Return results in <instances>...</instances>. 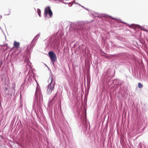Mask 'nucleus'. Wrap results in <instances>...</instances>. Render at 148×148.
Listing matches in <instances>:
<instances>
[{"instance_id": "31", "label": "nucleus", "mask_w": 148, "mask_h": 148, "mask_svg": "<svg viewBox=\"0 0 148 148\" xmlns=\"http://www.w3.org/2000/svg\"><path fill=\"white\" fill-rule=\"evenodd\" d=\"M85 9H86V10H88V9L87 8H85Z\"/></svg>"}, {"instance_id": "37", "label": "nucleus", "mask_w": 148, "mask_h": 148, "mask_svg": "<svg viewBox=\"0 0 148 148\" xmlns=\"http://www.w3.org/2000/svg\"><path fill=\"white\" fill-rule=\"evenodd\" d=\"M56 134L57 136H58V135H57V134Z\"/></svg>"}, {"instance_id": "15", "label": "nucleus", "mask_w": 148, "mask_h": 148, "mask_svg": "<svg viewBox=\"0 0 148 148\" xmlns=\"http://www.w3.org/2000/svg\"><path fill=\"white\" fill-rule=\"evenodd\" d=\"M108 73V71H106L104 73H103V74L102 76L106 77Z\"/></svg>"}, {"instance_id": "6", "label": "nucleus", "mask_w": 148, "mask_h": 148, "mask_svg": "<svg viewBox=\"0 0 148 148\" xmlns=\"http://www.w3.org/2000/svg\"><path fill=\"white\" fill-rule=\"evenodd\" d=\"M44 15L45 18L47 17L50 18L52 16L53 13L50 6H47L45 8Z\"/></svg>"}, {"instance_id": "8", "label": "nucleus", "mask_w": 148, "mask_h": 148, "mask_svg": "<svg viewBox=\"0 0 148 148\" xmlns=\"http://www.w3.org/2000/svg\"><path fill=\"white\" fill-rule=\"evenodd\" d=\"M25 62L27 63L26 67L27 70V71L28 69H29V70H30V68L32 67V66L31 65L32 63L30 61L29 58H25Z\"/></svg>"}, {"instance_id": "19", "label": "nucleus", "mask_w": 148, "mask_h": 148, "mask_svg": "<svg viewBox=\"0 0 148 148\" xmlns=\"http://www.w3.org/2000/svg\"><path fill=\"white\" fill-rule=\"evenodd\" d=\"M28 81L29 82H30V81L32 80V79L31 78V79H30V76H29V78H28Z\"/></svg>"}, {"instance_id": "36", "label": "nucleus", "mask_w": 148, "mask_h": 148, "mask_svg": "<svg viewBox=\"0 0 148 148\" xmlns=\"http://www.w3.org/2000/svg\"><path fill=\"white\" fill-rule=\"evenodd\" d=\"M55 96H54V97H55Z\"/></svg>"}, {"instance_id": "24", "label": "nucleus", "mask_w": 148, "mask_h": 148, "mask_svg": "<svg viewBox=\"0 0 148 148\" xmlns=\"http://www.w3.org/2000/svg\"><path fill=\"white\" fill-rule=\"evenodd\" d=\"M2 64V61L1 60V61L0 63V67L1 66Z\"/></svg>"}, {"instance_id": "7", "label": "nucleus", "mask_w": 148, "mask_h": 148, "mask_svg": "<svg viewBox=\"0 0 148 148\" xmlns=\"http://www.w3.org/2000/svg\"><path fill=\"white\" fill-rule=\"evenodd\" d=\"M48 54L52 62H56L57 60L56 56L54 53L53 51H50Z\"/></svg>"}, {"instance_id": "5", "label": "nucleus", "mask_w": 148, "mask_h": 148, "mask_svg": "<svg viewBox=\"0 0 148 148\" xmlns=\"http://www.w3.org/2000/svg\"><path fill=\"white\" fill-rule=\"evenodd\" d=\"M40 36V34L37 35L33 39L31 43L30 44V48H29V46H28L27 49L26 50L27 51L29 52H31L32 50V49L33 47L35 45L36 41L39 38Z\"/></svg>"}, {"instance_id": "30", "label": "nucleus", "mask_w": 148, "mask_h": 148, "mask_svg": "<svg viewBox=\"0 0 148 148\" xmlns=\"http://www.w3.org/2000/svg\"><path fill=\"white\" fill-rule=\"evenodd\" d=\"M78 4V5H79L81 6H82V5H81L80 4H79V3H78V4Z\"/></svg>"}, {"instance_id": "18", "label": "nucleus", "mask_w": 148, "mask_h": 148, "mask_svg": "<svg viewBox=\"0 0 148 148\" xmlns=\"http://www.w3.org/2000/svg\"><path fill=\"white\" fill-rule=\"evenodd\" d=\"M68 4L70 6H71L73 4V3L72 2H71L69 3Z\"/></svg>"}, {"instance_id": "16", "label": "nucleus", "mask_w": 148, "mask_h": 148, "mask_svg": "<svg viewBox=\"0 0 148 148\" xmlns=\"http://www.w3.org/2000/svg\"><path fill=\"white\" fill-rule=\"evenodd\" d=\"M143 86L142 84H141L140 83H138V87L139 88H142Z\"/></svg>"}, {"instance_id": "33", "label": "nucleus", "mask_w": 148, "mask_h": 148, "mask_svg": "<svg viewBox=\"0 0 148 148\" xmlns=\"http://www.w3.org/2000/svg\"><path fill=\"white\" fill-rule=\"evenodd\" d=\"M34 9H35V10H36V9H35V8H34Z\"/></svg>"}, {"instance_id": "17", "label": "nucleus", "mask_w": 148, "mask_h": 148, "mask_svg": "<svg viewBox=\"0 0 148 148\" xmlns=\"http://www.w3.org/2000/svg\"><path fill=\"white\" fill-rule=\"evenodd\" d=\"M113 19H115V20H116L117 21H118V22H121V23H125V24H126L125 23H124V22H122L121 21V19H115V18H112Z\"/></svg>"}, {"instance_id": "22", "label": "nucleus", "mask_w": 148, "mask_h": 148, "mask_svg": "<svg viewBox=\"0 0 148 148\" xmlns=\"http://www.w3.org/2000/svg\"><path fill=\"white\" fill-rule=\"evenodd\" d=\"M33 78L34 79H35V80L37 82V81L36 80V79H35V77L33 75Z\"/></svg>"}, {"instance_id": "27", "label": "nucleus", "mask_w": 148, "mask_h": 148, "mask_svg": "<svg viewBox=\"0 0 148 148\" xmlns=\"http://www.w3.org/2000/svg\"><path fill=\"white\" fill-rule=\"evenodd\" d=\"M62 3H64V4H67V3H65L64 2V1H62Z\"/></svg>"}, {"instance_id": "32", "label": "nucleus", "mask_w": 148, "mask_h": 148, "mask_svg": "<svg viewBox=\"0 0 148 148\" xmlns=\"http://www.w3.org/2000/svg\"><path fill=\"white\" fill-rule=\"evenodd\" d=\"M141 28L142 30H143V29H142Z\"/></svg>"}, {"instance_id": "35", "label": "nucleus", "mask_w": 148, "mask_h": 148, "mask_svg": "<svg viewBox=\"0 0 148 148\" xmlns=\"http://www.w3.org/2000/svg\"><path fill=\"white\" fill-rule=\"evenodd\" d=\"M36 112V114H37V113Z\"/></svg>"}, {"instance_id": "23", "label": "nucleus", "mask_w": 148, "mask_h": 148, "mask_svg": "<svg viewBox=\"0 0 148 148\" xmlns=\"http://www.w3.org/2000/svg\"><path fill=\"white\" fill-rule=\"evenodd\" d=\"M8 88L7 87H5V91H7L8 90Z\"/></svg>"}, {"instance_id": "11", "label": "nucleus", "mask_w": 148, "mask_h": 148, "mask_svg": "<svg viewBox=\"0 0 148 148\" xmlns=\"http://www.w3.org/2000/svg\"><path fill=\"white\" fill-rule=\"evenodd\" d=\"M95 17H105V15L103 14H99L97 13H96L95 14Z\"/></svg>"}, {"instance_id": "1", "label": "nucleus", "mask_w": 148, "mask_h": 148, "mask_svg": "<svg viewBox=\"0 0 148 148\" xmlns=\"http://www.w3.org/2000/svg\"><path fill=\"white\" fill-rule=\"evenodd\" d=\"M75 117H77L79 125L81 131L83 132L85 134H88L89 132V129L88 128V125L86 123V116H84V112L81 113L80 110L76 109L74 112Z\"/></svg>"}, {"instance_id": "12", "label": "nucleus", "mask_w": 148, "mask_h": 148, "mask_svg": "<svg viewBox=\"0 0 148 148\" xmlns=\"http://www.w3.org/2000/svg\"><path fill=\"white\" fill-rule=\"evenodd\" d=\"M20 45V43L19 42H17L16 41H14V46L15 47L18 48Z\"/></svg>"}, {"instance_id": "21", "label": "nucleus", "mask_w": 148, "mask_h": 148, "mask_svg": "<svg viewBox=\"0 0 148 148\" xmlns=\"http://www.w3.org/2000/svg\"><path fill=\"white\" fill-rule=\"evenodd\" d=\"M73 3V4L74 3H75L76 4H78V3H77V2H76L75 1H73L72 2Z\"/></svg>"}, {"instance_id": "9", "label": "nucleus", "mask_w": 148, "mask_h": 148, "mask_svg": "<svg viewBox=\"0 0 148 148\" xmlns=\"http://www.w3.org/2000/svg\"><path fill=\"white\" fill-rule=\"evenodd\" d=\"M63 124V125L64 126V127H63V128L62 127L61 129V130L63 133H65V132L67 131V126L68 125V124L66 121H65V122Z\"/></svg>"}, {"instance_id": "38", "label": "nucleus", "mask_w": 148, "mask_h": 148, "mask_svg": "<svg viewBox=\"0 0 148 148\" xmlns=\"http://www.w3.org/2000/svg\"><path fill=\"white\" fill-rule=\"evenodd\" d=\"M141 148H142V147H141Z\"/></svg>"}, {"instance_id": "4", "label": "nucleus", "mask_w": 148, "mask_h": 148, "mask_svg": "<svg viewBox=\"0 0 148 148\" xmlns=\"http://www.w3.org/2000/svg\"><path fill=\"white\" fill-rule=\"evenodd\" d=\"M84 24V22L83 21H78L75 23V28L79 30L78 32L79 34L83 33L85 28Z\"/></svg>"}, {"instance_id": "28", "label": "nucleus", "mask_w": 148, "mask_h": 148, "mask_svg": "<svg viewBox=\"0 0 148 148\" xmlns=\"http://www.w3.org/2000/svg\"><path fill=\"white\" fill-rule=\"evenodd\" d=\"M81 7H82V8H85L84 7V6H81Z\"/></svg>"}, {"instance_id": "29", "label": "nucleus", "mask_w": 148, "mask_h": 148, "mask_svg": "<svg viewBox=\"0 0 148 148\" xmlns=\"http://www.w3.org/2000/svg\"><path fill=\"white\" fill-rule=\"evenodd\" d=\"M23 84H23H23H22L21 86V87H22L23 86Z\"/></svg>"}, {"instance_id": "13", "label": "nucleus", "mask_w": 148, "mask_h": 148, "mask_svg": "<svg viewBox=\"0 0 148 148\" xmlns=\"http://www.w3.org/2000/svg\"><path fill=\"white\" fill-rule=\"evenodd\" d=\"M125 55L124 53H119V54H115L112 55L113 56H119V57H123Z\"/></svg>"}, {"instance_id": "3", "label": "nucleus", "mask_w": 148, "mask_h": 148, "mask_svg": "<svg viewBox=\"0 0 148 148\" xmlns=\"http://www.w3.org/2000/svg\"><path fill=\"white\" fill-rule=\"evenodd\" d=\"M50 82L47 86V94L49 95L51 94L52 91L54 88L55 84V81L53 82V78L52 75L49 77L48 79V82Z\"/></svg>"}, {"instance_id": "26", "label": "nucleus", "mask_w": 148, "mask_h": 148, "mask_svg": "<svg viewBox=\"0 0 148 148\" xmlns=\"http://www.w3.org/2000/svg\"><path fill=\"white\" fill-rule=\"evenodd\" d=\"M0 46H1L2 47H3L4 46V45H0Z\"/></svg>"}, {"instance_id": "10", "label": "nucleus", "mask_w": 148, "mask_h": 148, "mask_svg": "<svg viewBox=\"0 0 148 148\" xmlns=\"http://www.w3.org/2000/svg\"><path fill=\"white\" fill-rule=\"evenodd\" d=\"M54 45H60V40H58V38H56L53 41Z\"/></svg>"}, {"instance_id": "25", "label": "nucleus", "mask_w": 148, "mask_h": 148, "mask_svg": "<svg viewBox=\"0 0 148 148\" xmlns=\"http://www.w3.org/2000/svg\"><path fill=\"white\" fill-rule=\"evenodd\" d=\"M52 62V64H53V65L54 66L55 65V64H54V62Z\"/></svg>"}, {"instance_id": "14", "label": "nucleus", "mask_w": 148, "mask_h": 148, "mask_svg": "<svg viewBox=\"0 0 148 148\" xmlns=\"http://www.w3.org/2000/svg\"><path fill=\"white\" fill-rule=\"evenodd\" d=\"M37 12L39 16L40 17L41 16L40 10L38 8L37 10Z\"/></svg>"}, {"instance_id": "2", "label": "nucleus", "mask_w": 148, "mask_h": 148, "mask_svg": "<svg viewBox=\"0 0 148 148\" xmlns=\"http://www.w3.org/2000/svg\"><path fill=\"white\" fill-rule=\"evenodd\" d=\"M42 101V96L41 92L40 91L39 92L37 91L36 90L35 92V97L34 98L33 107L35 106L36 102L37 105L40 104Z\"/></svg>"}, {"instance_id": "34", "label": "nucleus", "mask_w": 148, "mask_h": 148, "mask_svg": "<svg viewBox=\"0 0 148 148\" xmlns=\"http://www.w3.org/2000/svg\"><path fill=\"white\" fill-rule=\"evenodd\" d=\"M10 14H7V15H9Z\"/></svg>"}, {"instance_id": "20", "label": "nucleus", "mask_w": 148, "mask_h": 148, "mask_svg": "<svg viewBox=\"0 0 148 148\" xmlns=\"http://www.w3.org/2000/svg\"><path fill=\"white\" fill-rule=\"evenodd\" d=\"M52 100H50V99L49 100L48 102V105H49V106L50 105V103H51V102Z\"/></svg>"}]
</instances>
